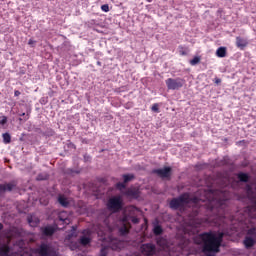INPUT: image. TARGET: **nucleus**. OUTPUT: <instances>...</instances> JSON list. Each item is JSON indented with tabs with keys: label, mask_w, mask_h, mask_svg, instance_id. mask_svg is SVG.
I'll list each match as a JSON object with an SVG mask.
<instances>
[{
	"label": "nucleus",
	"mask_w": 256,
	"mask_h": 256,
	"mask_svg": "<svg viewBox=\"0 0 256 256\" xmlns=\"http://www.w3.org/2000/svg\"><path fill=\"white\" fill-rule=\"evenodd\" d=\"M238 179L241 181V183H248L249 182V175L246 173H239L238 174Z\"/></svg>",
	"instance_id": "obj_17"
},
{
	"label": "nucleus",
	"mask_w": 256,
	"mask_h": 256,
	"mask_svg": "<svg viewBox=\"0 0 256 256\" xmlns=\"http://www.w3.org/2000/svg\"><path fill=\"white\" fill-rule=\"evenodd\" d=\"M216 217H219V213H216Z\"/></svg>",
	"instance_id": "obj_41"
},
{
	"label": "nucleus",
	"mask_w": 256,
	"mask_h": 256,
	"mask_svg": "<svg viewBox=\"0 0 256 256\" xmlns=\"http://www.w3.org/2000/svg\"><path fill=\"white\" fill-rule=\"evenodd\" d=\"M100 256H107V249L106 248L101 249Z\"/></svg>",
	"instance_id": "obj_34"
},
{
	"label": "nucleus",
	"mask_w": 256,
	"mask_h": 256,
	"mask_svg": "<svg viewBox=\"0 0 256 256\" xmlns=\"http://www.w3.org/2000/svg\"><path fill=\"white\" fill-rule=\"evenodd\" d=\"M127 187V184L125 182H118L116 184V188L119 189V191L125 189Z\"/></svg>",
	"instance_id": "obj_27"
},
{
	"label": "nucleus",
	"mask_w": 256,
	"mask_h": 256,
	"mask_svg": "<svg viewBox=\"0 0 256 256\" xmlns=\"http://www.w3.org/2000/svg\"><path fill=\"white\" fill-rule=\"evenodd\" d=\"M215 83H216V85H219V83H221V79L220 78H215Z\"/></svg>",
	"instance_id": "obj_38"
},
{
	"label": "nucleus",
	"mask_w": 256,
	"mask_h": 256,
	"mask_svg": "<svg viewBox=\"0 0 256 256\" xmlns=\"http://www.w3.org/2000/svg\"><path fill=\"white\" fill-rule=\"evenodd\" d=\"M199 215V209L194 208V217H197Z\"/></svg>",
	"instance_id": "obj_37"
},
{
	"label": "nucleus",
	"mask_w": 256,
	"mask_h": 256,
	"mask_svg": "<svg viewBox=\"0 0 256 256\" xmlns=\"http://www.w3.org/2000/svg\"><path fill=\"white\" fill-rule=\"evenodd\" d=\"M157 245H159L160 247H163V245H165V239L158 238L157 239Z\"/></svg>",
	"instance_id": "obj_31"
},
{
	"label": "nucleus",
	"mask_w": 256,
	"mask_h": 256,
	"mask_svg": "<svg viewBox=\"0 0 256 256\" xmlns=\"http://www.w3.org/2000/svg\"><path fill=\"white\" fill-rule=\"evenodd\" d=\"M123 221L126 222L127 220L124 218Z\"/></svg>",
	"instance_id": "obj_42"
},
{
	"label": "nucleus",
	"mask_w": 256,
	"mask_h": 256,
	"mask_svg": "<svg viewBox=\"0 0 256 256\" xmlns=\"http://www.w3.org/2000/svg\"><path fill=\"white\" fill-rule=\"evenodd\" d=\"M167 89L169 91H179L185 85V79L183 78H168L165 81Z\"/></svg>",
	"instance_id": "obj_4"
},
{
	"label": "nucleus",
	"mask_w": 256,
	"mask_h": 256,
	"mask_svg": "<svg viewBox=\"0 0 256 256\" xmlns=\"http://www.w3.org/2000/svg\"><path fill=\"white\" fill-rule=\"evenodd\" d=\"M189 203L194 204V207H199L201 203H204L203 200L198 197H191L189 193L181 194L178 198H173L170 203V209H181V207H185V205H189Z\"/></svg>",
	"instance_id": "obj_2"
},
{
	"label": "nucleus",
	"mask_w": 256,
	"mask_h": 256,
	"mask_svg": "<svg viewBox=\"0 0 256 256\" xmlns=\"http://www.w3.org/2000/svg\"><path fill=\"white\" fill-rule=\"evenodd\" d=\"M247 235H250L251 237H256V228H250L247 231Z\"/></svg>",
	"instance_id": "obj_28"
},
{
	"label": "nucleus",
	"mask_w": 256,
	"mask_h": 256,
	"mask_svg": "<svg viewBox=\"0 0 256 256\" xmlns=\"http://www.w3.org/2000/svg\"><path fill=\"white\" fill-rule=\"evenodd\" d=\"M0 125L3 127L7 125V116H0Z\"/></svg>",
	"instance_id": "obj_29"
},
{
	"label": "nucleus",
	"mask_w": 256,
	"mask_h": 256,
	"mask_svg": "<svg viewBox=\"0 0 256 256\" xmlns=\"http://www.w3.org/2000/svg\"><path fill=\"white\" fill-rule=\"evenodd\" d=\"M58 203H60V205L62 207H69V200H67V198H65V196H59Z\"/></svg>",
	"instance_id": "obj_19"
},
{
	"label": "nucleus",
	"mask_w": 256,
	"mask_h": 256,
	"mask_svg": "<svg viewBox=\"0 0 256 256\" xmlns=\"http://www.w3.org/2000/svg\"><path fill=\"white\" fill-rule=\"evenodd\" d=\"M28 223L31 227H37L39 225V220L38 218H35L33 216L28 217Z\"/></svg>",
	"instance_id": "obj_18"
},
{
	"label": "nucleus",
	"mask_w": 256,
	"mask_h": 256,
	"mask_svg": "<svg viewBox=\"0 0 256 256\" xmlns=\"http://www.w3.org/2000/svg\"><path fill=\"white\" fill-rule=\"evenodd\" d=\"M223 205H225V200H217L215 205V200L210 202L209 211L211 213H217L218 211H221L223 209Z\"/></svg>",
	"instance_id": "obj_8"
},
{
	"label": "nucleus",
	"mask_w": 256,
	"mask_h": 256,
	"mask_svg": "<svg viewBox=\"0 0 256 256\" xmlns=\"http://www.w3.org/2000/svg\"><path fill=\"white\" fill-rule=\"evenodd\" d=\"M171 171H173L171 167H164V168L154 169L152 170V173L154 175H157L161 179H171Z\"/></svg>",
	"instance_id": "obj_6"
},
{
	"label": "nucleus",
	"mask_w": 256,
	"mask_h": 256,
	"mask_svg": "<svg viewBox=\"0 0 256 256\" xmlns=\"http://www.w3.org/2000/svg\"><path fill=\"white\" fill-rule=\"evenodd\" d=\"M216 55L220 58L227 57V48L226 47H219L216 50Z\"/></svg>",
	"instance_id": "obj_15"
},
{
	"label": "nucleus",
	"mask_w": 256,
	"mask_h": 256,
	"mask_svg": "<svg viewBox=\"0 0 256 256\" xmlns=\"http://www.w3.org/2000/svg\"><path fill=\"white\" fill-rule=\"evenodd\" d=\"M42 234L45 237H52V235L55 234V227H53V226H46V227L42 228Z\"/></svg>",
	"instance_id": "obj_12"
},
{
	"label": "nucleus",
	"mask_w": 256,
	"mask_h": 256,
	"mask_svg": "<svg viewBox=\"0 0 256 256\" xmlns=\"http://www.w3.org/2000/svg\"><path fill=\"white\" fill-rule=\"evenodd\" d=\"M107 207L113 213H119L123 209V200L121 197H112L109 199Z\"/></svg>",
	"instance_id": "obj_5"
},
{
	"label": "nucleus",
	"mask_w": 256,
	"mask_h": 256,
	"mask_svg": "<svg viewBox=\"0 0 256 256\" xmlns=\"http://www.w3.org/2000/svg\"><path fill=\"white\" fill-rule=\"evenodd\" d=\"M124 195L126 197H129L130 199H139V195H141V192L139 191L138 188H128L124 192Z\"/></svg>",
	"instance_id": "obj_9"
},
{
	"label": "nucleus",
	"mask_w": 256,
	"mask_h": 256,
	"mask_svg": "<svg viewBox=\"0 0 256 256\" xmlns=\"http://www.w3.org/2000/svg\"><path fill=\"white\" fill-rule=\"evenodd\" d=\"M34 253L39 256H57V250L49 243H41L40 246L34 250Z\"/></svg>",
	"instance_id": "obj_3"
},
{
	"label": "nucleus",
	"mask_w": 256,
	"mask_h": 256,
	"mask_svg": "<svg viewBox=\"0 0 256 256\" xmlns=\"http://www.w3.org/2000/svg\"><path fill=\"white\" fill-rule=\"evenodd\" d=\"M17 187V184L13 181L6 184H0V195H3L5 191H13Z\"/></svg>",
	"instance_id": "obj_10"
},
{
	"label": "nucleus",
	"mask_w": 256,
	"mask_h": 256,
	"mask_svg": "<svg viewBox=\"0 0 256 256\" xmlns=\"http://www.w3.org/2000/svg\"><path fill=\"white\" fill-rule=\"evenodd\" d=\"M178 51H179V55H181L182 57H185L187 55V48L183 46H179Z\"/></svg>",
	"instance_id": "obj_25"
},
{
	"label": "nucleus",
	"mask_w": 256,
	"mask_h": 256,
	"mask_svg": "<svg viewBox=\"0 0 256 256\" xmlns=\"http://www.w3.org/2000/svg\"><path fill=\"white\" fill-rule=\"evenodd\" d=\"M151 110L154 113H159V104H157V103L153 104L152 107H151Z\"/></svg>",
	"instance_id": "obj_30"
},
{
	"label": "nucleus",
	"mask_w": 256,
	"mask_h": 256,
	"mask_svg": "<svg viewBox=\"0 0 256 256\" xmlns=\"http://www.w3.org/2000/svg\"><path fill=\"white\" fill-rule=\"evenodd\" d=\"M153 233L156 236L162 235L163 234V227H161V225H159V224L154 225Z\"/></svg>",
	"instance_id": "obj_21"
},
{
	"label": "nucleus",
	"mask_w": 256,
	"mask_h": 256,
	"mask_svg": "<svg viewBox=\"0 0 256 256\" xmlns=\"http://www.w3.org/2000/svg\"><path fill=\"white\" fill-rule=\"evenodd\" d=\"M3 229V223H0V231Z\"/></svg>",
	"instance_id": "obj_40"
},
{
	"label": "nucleus",
	"mask_w": 256,
	"mask_h": 256,
	"mask_svg": "<svg viewBox=\"0 0 256 256\" xmlns=\"http://www.w3.org/2000/svg\"><path fill=\"white\" fill-rule=\"evenodd\" d=\"M79 243L80 245H83L84 247H86V245H89V243H91V238L87 236H82L79 239Z\"/></svg>",
	"instance_id": "obj_22"
},
{
	"label": "nucleus",
	"mask_w": 256,
	"mask_h": 256,
	"mask_svg": "<svg viewBox=\"0 0 256 256\" xmlns=\"http://www.w3.org/2000/svg\"><path fill=\"white\" fill-rule=\"evenodd\" d=\"M2 139H3V143L5 145H9V143H11V134H9L7 132L2 134Z\"/></svg>",
	"instance_id": "obj_23"
},
{
	"label": "nucleus",
	"mask_w": 256,
	"mask_h": 256,
	"mask_svg": "<svg viewBox=\"0 0 256 256\" xmlns=\"http://www.w3.org/2000/svg\"><path fill=\"white\" fill-rule=\"evenodd\" d=\"M224 233L216 234L213 231L200 233L194 238L196 245L202 246V252L207 256H215L221 251V244L223 243Z\"/></svg>",
	"instance_id": "obj_1"
},
{
	"label": "nucleus",
	"mask_w": 256,
	"mask_h": 256,
	"mask_svg": "<svg viewBox=\"0 0 256 256\" xmlns=\"http://www.w3.org/2000/svg\"><path fill=\"white\" fill-rule=\"evenodd\" d=\"M243 244H244V247H246V249H251V247L255 246V239H253L250 236H246L244 238Z\"/></svg>",
	"instance_id": "obj_13"
},
{
	"label": "nucleus",
	"mask_w": 256,
	"mask_h": 256,
	"mask_svg": "<svg viewBox=\"0 0 256 256\" xmlns=\"http://www.w3.org/2000/svg\"><path fill=\"white\" fill-rule=\"evenodd\" d=\"M19 95H21V92L19 90H15L14 91V96L19 97Z\"/></svg>",
	"instance_id": "obj_36"
},
{
	"label": "nucleus",
	"mask_w": 256,
	"mask_h": 256,
	"mask_svg": "<svg viewBox=\"0 0 256 256\" xmlns=\"http://www.w3.org/2000/svg\"><path fill=\"white\" fill-rule=\"evenodd\" d=\"M142 255L145 256H153L155 253H157V248L155 247L154 244L151 243H146L142 244L140 247Z\"/></svg>",
	"instance_id": "obj_7"
},
{
	"label": "nucleus",
	"mask_w": 256,
	"mask_h": 256,
	"mask_svg": "<svg viewBox=\"0 0 256 256\" xmlns=\"http://www.w3.org/2000/svg\"><path fill=\"white\" fill-rule=\"evenodd\" d=\"M45 178L41 177V175H38V181H43Z\"/></svg>",
	"instance_id": "obj_39"
},
{
	"label": "nucleus",
	"mask_w": 256,
	"mask_h": 256,
	"mask_svg": "<svg viewBox=\"0 0 256 256\" xmlns=\"http://www.w3.org/2000/svg\"><path fill=\"white\" fill-rule=\"evenodd\" d=\"M35 43H37V41H35L33 39H29V41H28V45H31V46L35 45Z\"/></svg>",
	"instance_id": "obj_35"
},
{
	"label": "nucleus",
	"mask_w": 256,
	"mask_h": 256,
	"mask_svg": "<svg viewBox=\"0 0 256 256\" xmlns=\"http://www.w3.org/2000/svg\"><path fill=\"white\" fill-rule=\"evenodd\" d=\"M201 62V58L199 56H195L192 60H190V65L194 66Z\"/></svg>",
	"instance_id": "obj_26"
},
{
	"label": "nucleus",
	"mask_w": 256,
	"mask_h": 256,
	"mask_svg": "<svg viewBox=\"0 0 256 256\" xmlns=\"http://www.w3.org/2000/svg\"><path fill=\"white\" fill-rule=\"evenodd\" d=\"M59 221H62V223H65V225H69V220L67 219V212H61L58 215Z\"/></svg>",
	"instance_id": "obj_20"
},
{
	"label": "nucleus",
	"mask_w": 256,
	"mask_h": 256,
	"mask_svg": "<svg viewBox=\"0 0 256 256\" xmlns=\"http://www.w3.org/2000/svg\"><path fill=\"white\" fill-rule=\"evenodd\" d=\"M247 45H249V42L247 41V39L241 38V37H236V46L238 47V49H245V47H247Z\"/></svg>",
	"instance_id": "obj_11"
},
{
	"label": "nucleus",
	"mask_w": 256,
	"mask_h": 256,
	"mask_svg": "<svg viewBox=\"0 0 256 256\" xmlns=\"http://www.w3.org/2000/svg\"><path fill=\"white\" fill-rule=\"evenodd\" d=\"M9 253H11V247H9V244H3L0 246V256H9Z\"/></svg>",
	"instance_id": "obj_14"
},
{
	"label": "nucleus",
	"mask_w": 256,
	"mask_h": 256,
	"mask_svg": "<svg viewBox=\"0 0 256 256\" xmlns=\"http://www.w3.org/2000/svg\"><path fill=\"white\" fill-rule=\"evenodd\" d=\"M101 9L104 11V13H109V4L102 5Z\"/></svg>",
	"instance_id": "obj_32"
},
{
	"label": "nucleus",
	"mask_w": 256,
	"mask_h": 256,
	"mask_svg": "<svg viewBox=\"0 0 256 256\" xmlns=\"http://www.w3.org/2000/svg\"><path fill=\"white\" fill-rule=\"evenodd\" d=\"M122 177L124 179V183H126V184L135 179V175H133V174H124Z\"/></svg>",
	"instance_id": "obj_24"
},
{
	"label": "nucleus",
	"mask_w": 256,
	"mask_h": 256,
	"mask_svg": "<svg viewBox=\"0 0 256 256\" xmlns=\"http://www.w3.org/2000/svg\"><path fill=\"white\" fill-rule=\"evenodd\" d=\"M129 229H131V224H124L122 227H120L119 233L122 235H128Z\"/></svg>",
	"instance_id": "obj_16"
},
{
	"label": "nucleus",
	"mask_w": 256,
	"mask_h": 256,
	"mask_svg": "<svg viewBox=\"0 0 256 256\" xmlns=\"http://www.w3.org/2000/svg\"><path fill=\"white\" fill-rule=\"evenodd\" d=\"M131 221H132V223H134V225H137V224L139 223V218H137V217H132V218H131Z\"/></svg>",
	"instance_id": "obj_33"
}]
</instances>
